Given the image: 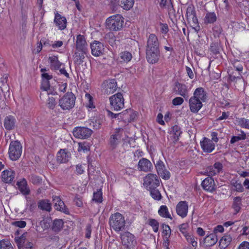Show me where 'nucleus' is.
Returning a JSON list of instances; mask_svg holds the SVG:
<instances>
[{"label":"nucleus","instance_id":"53","mask_svg":"<svg viewBox=\"0 0 249 249\" xmlns=\"http://www.w3.org/2000/svg\"><path fill=\"white\" fill-rule=\"evenodd\" d=\"M93 200L96 203H101L103 201L102 193L100 190H97L93 194Z\"/></svg>","mask_w":249,"mask_h":249},{"label":"nucleus","instance_id":"46","mask_svg":"<svg viewBox=\"0 0 249 249\" xmlns=\"http://www.w3.org/2000/svg\"><path fill=\"white\" fill-rule=\"evenodd\" d=\"M163 228V234L165 236V244L169 246V238L170 236L171 230L170 227L168 225H164L162 226Z\"/></svg>","mask_w":249,"mask_h":249},{"label":"nucleus","instance_id":"42","mask_svg":"<svg viewBox=\"0 0 249 249\" xmlns=\"http://www.w3.org/2000/svg\"><path fill=\"white\" fill-rule=\"evenodd\" d=\"M85 99L86 100L85 106L88 108L92 109L95 107L93 103V98L89 94L86 93L85 94Z\"/></svg>","mask_w":249,"mask_h":249},{"label":"nucleus","instance_id":"37","mask_svg":"<svg viewBox=\"0 0 249 249\" xmlns=\"http://www.w3.org/2000/svg\"><path fill=\"white\" fill-rule=\"evenodd\" d=\"M217 16L214 12H208L206 14L204 20L205 23L212 24L216 21Z\"/></svg>","mask_w":249,"mask_h":249},{"label":"nucleus","instance_id":"28","mask_svg":"<svg viewBox=\"0 0 249 249\" xmlns=\"http://www.w3.org/2000/svg\"><path fill=\"white\" fill-rule=\"evenodd\" d=\"M187 19L190 27H192L195 32L197 33L200 30V26L198 24L196 13L189 17Z\"/></svg>","mask_w":249,"mask_h":249},{"label":"nucleus","instance_id":"49","mask_svg":"<svg viewBox=\"0 0 249 249\" xmlns=\"http://www.w3.org/2000/svg\"><path fill=\"white\" fill-rule=\"evenodd\" d=\"M241 206V198L239 196L235 197L233 199L232 207L236 213L239 212Z\"/></svg>","mask_w":249,"mask_h":249},{"label":"nucleus","instance_id":"29","mask_svg":"<svg viewBox=\"0 0 249 249\" xmlns=\"http://www.w3.org/2000/svg\"><path fill=\"white\" fill-rule=\"evenodd\" d=\"M70 153L66 149H60L57 154V161L59 163H66L69 159Z\"/></svg>","mask_w":249,"mask_h":249},{"label":"nucleus","instance_id":"64","mask_svg":"<svg viewBox=\"0 0 249 249\" xmlns=\"http://www.w3.org/2000/svg\"><path fill=\"white\" fill-rule=\"evenodd\" d=\"M238 249H249V242L244 241L239 246Z\"/></svg>","mask_w":249,"mask_h":249},{"label":"nucleus","instance_id":"38","mask_svg":"<svg viewBox=\"0 0 249 249\" xmlns=\"http://www.w3.org/2000/svg\"><path fill=\"white\" fill-rule=\"evenodd\" d=\"M159 214L164 218L172 219L170 214L167 207L165 205H162L158 210Z\"/></svg>","mask_w":249,"mask_h":249},{"label":"nucleus","instance_id":"9","mask_svg":"<svg viewBox=\"0 0 249 249\" xmlns=\"http://www.w3.org/2000/svg\"><path fill=\"white\" fill-rule=\"evenodd\" d=\"M123 132V129L121 128H119L116 129L114 133L110 136L109 145L112 149L116 148L117 145L120 143Z\"/></svg>","mask_w":249,"mask_h":249},{"label":"nucleus","instance_id":"35","mask_svg":"<svg viewBox=\"0 0 249 249\" xmlns=\"http://www.w3.org/2000/svg\"><path fill=\"white\" fill-rule=\"evenodd\" d=\"M134 0H118V4L124 10H129L133 6Z\"/></svg>","mask_w":249,"mask_h":249},{"label":"nucleus","instance_id":"50","mask_svg":"<svg viewBox=\"0 0 249 249\" xmlns=\"http://www.w3.org/2000/svg\"><path fill=\"white\" fill-rule=\"evenodd\" d=\"M105 38L107 40L111 46H113L115 44L116 37L112 32H109L107 33L105 36Z\"/></svg>","mask_w":249,"mask_h":249},{"label":"nucleus","instance_id":"2","mask_svg":"<svg viewBox=\"0 0 249 249\" xmlns=\"http://www.w3.org/2000/svg\"><path fill=\"white\" fill-rule=\"evenodd\" d=\"M124 216L121 213L116 212L111 214L109 218V225L111 230L116 232L123 231L125 226Z\"/></svg>","mask_w":249,"mask_h":249},{"label":"nucleus","instance_id":"48","mask_svg":"<svg viewBox=\"0 0 249 249\" xmlns=\"http://www.w3.org/2000/svg\"><path fill=\"white\" fill-rule=\"evenodd\" d=\"M0 249H14L11 242L7 239L0 241Z\"/></svg>","mask_w":249,"mask_h":249},{"label":"nucleus","instance_id":"19","mask_svg":"<svg viewBox=\"0 0 249 249\" xmlns=\"http://www.w3.org/2000/svg\"><path fill=\"white\" fill-rule=\"evenodd\" d=\"M177 214L182 218L185 217L188 213V205L185 201H181L178 203L176 206Z\"/></svg>","mask_w":249,"mask_h":249},{"label":"nucleus","instance_id":"52","mask_svg":"<svg viewBox=\"0 0 249 249\" xmlns=\"http://www.w3.org/2000/svg\"><path fill=\"white\" fill-rule=\"evenodd\" d=\"M148 225L152 227L153 231L157 232L159 230V223L157 220L155 219H149L148 220Z\"/></svg>","mask_w":249,"mask_h":249},{"label":"nucleus","instance_id":"63","mask_svg":"<svg viewBox=\"0 0 249 249\" xmlns=\"http://www.w3.org/2000/svg\"><path fill=\"white\" fill-rule=\"evenodd\" d=\"M40 225L44 229H47L50 227V223L48 219H43L39 222Z\"/></svg>","mask_w":249,"mask_h":249},{"label":"nucleus","instance_id":"56","mask_svg":"<svg viewBox=\"0 0 249 249\" xmlns=\"http://www.w3.org/2000/svg\"><path fill=\"white\" fill-rule=\"evenodd\" d=\"M189 228V225L187 223H183L181 224L179 227V231L184 236L187 234L188 232H187V229Z\"/></svg>","mask_w":249,"mask_h":249},{"label":"nucleus","instance_id":"39","mask_svg":"<svg viewBox=\"0 0 249 249\" xmlns=\"http://www.w3.org/2000/svg\"><path fill=\"white\" fill-rule=\"evenodd\" d=\"M38 208L42 210L50 212L51 210V204L48 200L40 201L38 204Z\"/></svg>","mask_w":249,"mask_h":249},{"label":"nucleus","instance_id":"18","mask_svg":"<svg viewBox=\"0 0 249 249\" xmlns=\"http://www.w3.org/2000/svg\"><path fill=\"white\" fill-rule=\"evenodd\" d=\"M200 144L203 151L206 153L212 152L215 148V143L210 139L204 138L200 142Z\"/></svg>","mask_w":249,"mask_h":249},{"label":"nucleus","instance_id":"8","mask_svg":"<svg viewBox=\"0 0 249 249\" xmlns=\"http://www.w3.org/2000/svg\"><path fill=\"white\" fill-rule=\"evenodd\" d=\"M122 244L127 248H133L136 244V240L133 234L128 231L124 232L121 235Z\"/></svg>","mask_w":249,"mask_h":249},{"label":"nucleus","instance_id":"41","mask_svg":"<svg viewBox=\"0 0 249 249\" xmlns=\"http://www.w3.org/2000/svg\"><path fill=\"white\" fill-rule=\"evenodd\" d=\"M178 94L183 97H185L188 94V90L185 85L178 84L176 85Z\"/></svg>","mask_w":249,"mask_h":249},{"label":"nucleus","instance_id":"26","mask_svg":"<svg viewBox=\"0 0 249 249\" xmlns=\"http://www.w3.org/2000/svg\"><path fill=\"white\" fill-rule=\"evenodd\" d=\"M87 44L85 37L79 35L76 37V48L77 50L85 53L86 52V46Z\"/></svg>","mask_w":249,"mask_h":249},{"label":"nucleus","instance_id":"12","mask_svg":"<svg viewBox=\"0 0 249 249\" xmlns=\"http://www.w3.org/2000/svg\"><path fill=\"white\" fill-rule=\"evenodd\" d=\"M138 113L134 110L129 108L120 113V120L125 123H129L135 119Z\"/></svg>","mask_w":249,"mask_h":249},{"label":"nucleus","instance_id":"61","mask_svg":"<svg viewBox=\"0 0 249 249\" xmlns=\"http://www.w3.org/2000/svg\"><path fill=\"white\" fill-rule=\"evenodd\" d=\"M196 13L195 8L193 6H189L187 7L186 10V16L187 18L190 16H192Z\"/></svg>","mask_w":249,"mask_h":249},{"label":"nucleus","instance_id":"17","mask_svg":"<svg viewBox=\"0 0 249 249\" xmlns=\"http://www.w3.org/2000/svg\"><path fill=\"white\" fill-rule=\"evenodd\" d=\"M159 49V42L154 34H150L147 38L146 50Z\"/></svg>","mask_w":249,"mask_h":249},{"label":"nucleus","instance_id":"60","mask_svg":"<svg viewBox=\"0 0 249 249\" xmlns=\"http://www.w3.org/2000/svg\"><path fill=\"white\" fill-rule=\"evenodd\" d=\"M86 164H77L76 166V172L78 174H82L84 172Z\"/></svg>","mask_w":249,"mask_h":249},{"label":"nucleus","instance_id":"45","mask_svg":"<svg viewBox=\"0 0 249 249\" xmlns=\"http://www.w3.org/2000/svg\"><path fill=\"white\" fill-rule=\"evenodd\" d=\"M247 135L243 131H240V133L237 136H233L231 138L230 142L231 143H234L241 140H244L246 139Z\"/></svg>","mask_w":249,"mask_h":249},{"label":"nucleus","instance_id":"14","mask_svg":"<svg viewBox=\"0 0 249 249\" xmlns=\"http://www.w3.org/2000/svg\"><path fill=\"white\" fill-rule=\"evenodd\" d=\"M103 88L107 94H110L113 93L117 89V82L115 79H108L104 82Z\"/></svg>","mask_w":249,"mask_h":249},{"label":"nucleus","instance_id":"62","mask_svg":"<svg viewBox=\"0 0 249 249\" xmlns=\"http://www.w3.org/2000/svg\"><path fill=\"white\" fill-rule=\"evenodd\" d=\"M184 101V100L182 98L180 97H178L174 98L172 101V103L175 106H179L181 105Z\"/></svg>","mask_w":249,"mask_h":249},{"label":"nucleus","instance_id":"54","mask_svg":"<svg viewBox=\"0 0 249 249\" xmlns=\"http://www.w3.org/2000/svg\"><path fill=\"white\" fill-rule=\"evenodd\" d=\"M89 150V146L85 142H79L78 151L79 152H87Z\"/></svg>","mask_w":249,"mask_h":249},{"label":"nucleus","instance_id":"27","mask_svg":"<svg viewBox=\"0 0 249 249\" xmlns=\"http://www.w3.org/2000/svg\"><path fill=\"white\" fill-rule=\"evenodd\" d=\"M222 164L220 162H216L213 166H210L206 169V171L209 176H213L222 170Z\"/></svg>","mask_w":249,"mask_h":249},{"label":"nucleus","instance_id":"10","mask_svg":"<svg viewBox=\"0 0 249 249\" xmlns=\"http://www.w3.org/2000/svg\"><path fill=\"white\" fill-rule=\"evenodd\" d=\"M92 131L87 127H76L73 130L74 136L79 139H87L90 136Z\"/></svg>","mask_w":249,"mask_h":249},{"label":"nucleus","instance_id":"22","mask_svg":"<svg viewBox=\"0 0 249 249\" xmlns=\"http://www.w3.org/2000/svg\"><path fill=\"white\" fill-rule=\"evenodd\" d=\"M15 173L11 169H6L2 172L1 178L2 181L6 183L11 182L15 178Z\"/></svg>","mask_w":249,"mask_h":249},{"label":"nucleus","instance_id":"3","mask_svg":"<svg viewBox=\"0 0 249 249\" xmlns=\"http://www.w3.org/2000/svg\"><path fill=\"white\" fill-rule=\"evenodd\" d=\"M124 18L119 14L112 15L108 18L106 22V27L110 31H118L123 28Z\"/></svg>","mask_w":249,"mask_h":249},{"label":"nucleus","instance_id":"36","mask_svg":"<svg viewBox=\"0 0 249 249\" xmlns=\"http://www.w3.org/2000/svg\"><path fill=\"white\" fill-rule=\"evenodd\" d=\"M15 119L13 116H7L4 119V125L7 130L13 129L15 126Z\"/></svg>","mask_w":249,"mask_h":249},{"label":"nucleus","instance_id":"20","mask_svg":"<svg viewBox=\"0 0 249 249\" xmlns=\"http://www.w3.org/2000/svg\"><path fill=\"white\" fill-rule=\"evenodd\" d=\"M46 69H41V71L42 72V83H41V89L47 91L50 89V84L49 80L53 78L52 75H49L47 73H45Z\"/></svg>","mask_w":249,"mask_h":249},{"label":"nucleus","instance_id":"30","mask_svg":"<svg viewBox=\"0 0 249 249\" xmlns=\"http://www.w3.org/2000/svg\"><path fill=\"white\" fill-rule=\"evenodd\" d=\"M204 189L209 192H212L214 190V182L211 177H207L201 183Z\"/></svg>","mask_w":249,"mask_h":249},{"label":"nucleus","instance_id":"16","mask_svg":"<svg viewBox=\"0 0 249 249\" xmlns=\"http://www.w3.org/2000/svg\"><path fill=\"white\" fill-rule=\"evenodd\" d=\"M90 48L92 54L95 56H99L102 55L105 49L103 43L97 41H94L90 44Z\"/></svg>","mask_w":249,"mask_h":249},{"label":"nucleus","instance_id":"6","mask_svg":"<svg viewBox=\"0 0 249 249\" xmlns=\"http://www.w3.org/2000/svg\"><path fill=\"white\" fill-rule=\"evenodd\" d=\"M160 183V178L154 174H149L144 178L143 185L148 190L156 188L159 186Z\"/></svg>","mask_w":249,"mask_h":249},{"label":"nucleus","instance_id":"31","mask_svg":"<svg viewBox=\"0 0 249 249\" xmlns=\"http://www.w3.org/2000/svg\"><path fill=\"white\" fill-rule=\"evenodd\" d=\"M181 133L180 128L177 125L173 126L172 128V130L170 132V136L169 138L172 140L173 142H177L178 139Z\"/></svg>","mask_w":249,"mask_h":249},{"label":"nucleus","instance_id":"25","mask_svg":"<svg viewBox=\"0 0 249 249\" xmlns=\"http://www.w3.org/2000/svg\"><path fill=\"white\" fill-rule=\"evenodd\" d=\"M16 242L19 249H31L33 248V244L29 241L26 242L23 235L17 239Z\"/></svg>","mask_w":249,"mask_h":249},{"label":"nucleus","instance_id":"5","mask_svg":"<svg viewBox=\"0 0 249 249\" xmlns=\"http://www.w3.org/2000/svg\"><path fill=\"white\" fill-rule=\"evenodd\" d=\"M22 147L20 142L18 141L11 142L9 147V157L12 160H16L21 155Z\"/></svg>","mask_w":249,"mask_h":249},{"label":"nucleus","instance_id":"44","mask_svg":"<svg viewBox=\"0 0 249 249\" xmlns=\"http://www.w3.org/2000/svg\"><path fill=\"white\" fill-rule=\"evenodd\" d=\"M236 122L240 127L249 129V120L245 118H236Z\"/></svg>","mask_w":249,"mask_h":249},{"label":"nucleus","instance_id":"47","mask_svg":"<svg viewBox=\"0 0 249 249\" xmlns=\"http://www.w3.org/2000/svg\"><path fill=\"white\" fill-rule=\"evenodd\" d=\"M184 236L187 242L191 244L193 247H196L197 246V243L196 240V238L193 234L188 233Z\"/></svg>","mask_w":249,"mask_h":249},{"label":"nucleus","instance_id":"51","mask_svg":"<svg viewBox=\"0 0 249 249\" xmlns=\"http://www.w3.org/2000/svg\"><path fill=\"white\" fill-rule=\"evenodd\" d=\"M149 190L150 191V195L152 198L157 200H160L161 199V195L158 189L154 188Z\"/></svg>","mask_w":249,"mask_h":249},{"label":"nucleus","instance_id":"7","mask_svg":"<svg viewBox=\"0 0 249 249\" xmlns=\"http://www.w3.org/2000/svg\"><path fill=\"white\" fill-rule=\"evenodd\" d=\"M109 101L111 108L114 110H120L124 107V99L121 93H118L110 96Z\"/></svg>","mask_w":249,"mask_h":249},{"label":"nucleus","instance_id":"23","mask_svg":"<svg viewBox=\"0 0 249 249\" xmlns=\"http://www.w3.org/2000/svg\"><path fill=\"white\" fill-rule=\"evenodd\" d=\"M54 22L56 25L58 27L59 29L62 30L66 28L67 26V20L66 18L62 16L61 15L56 13L55 14V17L54 19Z\"/></svg>","mask_w":249,"mask_h":249},{"label":"nucleus","instance_id":"24","mask_svg":"<svg viewBox=\"0 0 249 249\" xmlns=\"http://www.w3.org/2000/svg\"><path fill=\"white\" fill-rule=\"evenodd\" d=\"M217 236L215 233H210L204 238L203 240L204 246L206 247H211L214 245L217 242Z\"/></svg>","mask_w":249,"mask_h":249},{"label":"nucleus","instance_id":"59","mask_svg":"<svg viewBox=\"0 0 249 249\" xmlns=\"http://www.w3.org/2000/svg\"><path fill=\"white\" fill-rule=\"evenodd\" d=\"M56 105L55 100L53 97H49L47 102V106L50 109H53Z\"/></svg>","mask_w":249,"mask_h":249},{"label":"nucleus","instance_id":"32","mask_svg":"<svg viewBox=\"0 0 249 249\" xmlns=\"http://www.w3.org/2000/svg\"><path fill=\"white\" fill-rule=\"evenodd\" d=\"M232 241V237L230 234H225L220 239L219 246L220 249H224L228 247Z\"/></svg>","mask_w":249,"mask_h":249},{"label":"nucleus","instance_id":"13","mask_svg":"<svg viewBox=\"0 0 249 249\" xmlns=\"http://www.w3.org/2000/svg\"><path fill=\"white\" fill-rule=\"evenodd\" d=\"M160 56V49L146 50V58L149 63H156L159 61Z\"/></svg>","mask_w":249,"mask_h":249},{"label":"nucleus","instance_id":"57","mask_svg":"<svg viewBox=\"0 0 249 249\" xmlns=\"http://www.w3.org/2000/svg\"><path fill=\"white\" fill-rule=\"evenodd\" d=\"M12 225L15 227L23 228L26 226V222L23 220L16 221L13 222Z\"/></svg>","mask_w":249,"mask_h":249},{"label":"nucleus","instance_id":"34","mask_svg":"<svg viewBox=\"0 0 249 249\" xmlns=\"http://www.w3.org/2000/svg\"><path fill=\"white\" fill-rule=\"evenodd\" d=\"M49 60L52 69L57 70L60 68L62 63L58 61V57L56 56L53 55L50 56Z\"/></svg>","mask_w":249,"mask_h":249},{"label":"nucleus","instance_id":"15","mask_svg":"<svg viewBox=\"0 0 249 249\" xmlns=\"http://www.w3.org/2000/svg\"><path fill=\"white\" fill-rule=\"evenodd\" d=\"M152 168V164L149 160L142 158L139 160L137 165L139 171L148 172L151 171Z\"/></svg>","mask_w":249,"mask_h":249},{"label":"nucleus","instance_id":"43","mask_svg":"<svg viewBox=\"0 0 249 249\" xmlns=\"http://www.w3.org/2000/svg\"><path fill=\"white\" fill-rule=\"evenodd\" d=\"M64 222L62 219H55L53 222V230L55 232L60 231L63 227Z\"/></svg>","mask_w":249,"mask_h":249},{"label":"nucleus","instance_id":"58","mask_svg":"<svg viewBox=\"0 0 249 249\" xmlns=\"http://www.w3.org/2000/svg\"><path fill=\"white\" fill-rule=\"evenodd\" d=\"M160 30L162 34H166L169 31V27L167 24L160 23Z\"/></svg>","mask_w":249,"mask_h":249},{"label":"nucleus","instance_id":"33","mask_svg":"<svg viewBox=\"0 0 249 249\" xmlns=\"http://www.w3.org/2000/svg\"><path fill=\"white\" fill-rule=\"evenodd\" d=\"M17 185L19 190L23 195H28L30 194V189L27 186V181L25 179L18 182Z\"/></svg>","mask_w":249,"mask_h":249},{"label":"nucleus","instance_id":"40","mask_svg":"<svg viewBox=\"0 0 249 249\" xmlns=\"http://www.w3.org/2000/svg\"><path fill=\"white\" fill-rule=\"evenodd\" d=\"M120 58L122 62L127 63L129 62L132 58V54L128 51H124L119 54Z\"/></svg>","mask_w":249,"mask_h":249},{"label":"nucleus","instance_id":"4","mask_svg":"<svg viewBox=\"0 0 249 249\" xmlns=\"http://www.w3.org/2000/svg\"><path fill=\"white\" fill-rule=\"evenodd\" d=\"M75 97L71 92H68L61 97L58 102V105L63 110H70L75 105Z\"/></svg>","mask_w":249,"mask_h":249},{"label":"nucleus","instance_id":"55","mask_svg":"<svg viewBox=\"0 0 249 249\" xmlns=\"http://www.w3.org/2000/svg\"><path fill=\"white\" fill-rule=\"evenodd\" d=\"M233 67L235 70L238 72V75H236V77L239 78L241 75L240 72L243 71V66L239 61H236L234 63Z\"/></svg>","mask_w":249,"mask_h":249},{"label":"nucleus","instance_id":"21","mask_svg":"<svg viewBox=\"0 0 249 249\" xmlns=\"http://www.w3.org/2000/svg\"><path fill=\"white\" fill-rule=\"evenodd\" d=\"M53 201L55 209L62 212L65 213H67L69 212L64 202L61 200L59 196H53Z\"/></svg>","mask_w":249,"mask_h":249},{"label":"nucleus","instance_id":"1","mask_svg":"<svg viewBox=\"0 0 249 249\" xmlns=\"http://www.w3.org/2000/svg\"><path fill=\"white\" fill-rule=\"evenodd\" d=\"M207 99V94L204 89L198 88L196 89L189 100V105L191 111L197 113L202 107V103L205 102Z\"/></svg>","mask_w":249,"mask_h":249},{"label":"nucleus","instance_id":"11","mask_svg":"<svg viewBox=\"0 0 249 249\" xmlns=\"http://www.w3.org/2000/svg\"><path fill=\"white\" fill-rule=\"evenodd\" d=\"M155 167L158 175L165 180H168L170 178V173L165 168L164 163L160 160H158L155 164Z\"/></svg>","mask_w":249,"mask_h":249}]
</instances>
